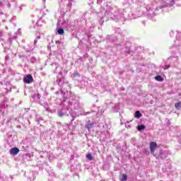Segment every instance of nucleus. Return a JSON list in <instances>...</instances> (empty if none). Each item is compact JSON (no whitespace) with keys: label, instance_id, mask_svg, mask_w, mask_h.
Wrapping results in <instances>:
<instances>
[{"label":"nucleus","instance_id":"9d476101","mask_svg":"<svg viewBox=\"0 0 181 181\" xmlns=\"http://www.w3.org/2000/svg\"><path fill=\"white\" fill-rule=\"evenodd\" d=\"M180 103H175V107L177 110H179L180 108Z\"/></svg>","mask_w":181,"mask_h":181},{"label":"nucleus","instance_id":"f3484780","mask_svg":"<svg viewBox=\"0 0 181 181\" xmlns=\"http://www.w3.org/2000/svg\"><path fill=\"white\" fill-rule=\"evenodd\" d=\"M38 98H40V95H37Z\"/></svg>","mask_w":181,"mask_h":181},{"label":"nucleus","instance_id":"6e6552de","mask_svg":"<svg viewBox=\"0 0 181 181\" xmlns=\"http://www.w3.org/2000/svg\"><path fill=\"white\" fill-rule=\"evenodd\" d=\"M144 129H145V126L144 125H139V126H138V130L139 131H142Z\"/></svg>","mask_w":181,"mask_h":181},{"label":"nucleus","instance_id":"423d86ee","mask_svg":"<svg viewBox=\"0 0 181 181\" xmlns=\"http://www.w3.org/2000/svg\"><path fill=\"white\" fill-rule=\"evenodd\" d=\"M57 33L58 35H63L64 33V30H63L62 28H58Z\"/></svg>","mask_w":181,"mask_h":181},{"label":"nucleus","instance_id":"7ed1b4c3","mask_svg":"<svg viewBox=\"0 0 181 181\" xmlns=\"http://www.w3.org/2000/svg\"><path fill=\"white\" fill-rule=\"evenodd\" d=\"M11 155H17L19 153V148L14 147L10 150Z\"/></svg>","mask_w":181,"mask_h":181},{"label":"nucleus","instance_id":"20e7f679","mask_svg":"<svg viewBox=\"0 0 181 181\" xmlns=\"http://www.w3.org/2000/svg\"><path fill=\"white\" fill-rule=\"evenodd\" d=\"M86 127V128H88V129L93 128V122H91L90 121L88 122Z\"/></svg>","mask_w":181,"mask_h":181},{"label":"nucleus","instance_id":"f03ea898","mask_svg":"<svg viewBox=\"0 0 181 181\" xmlns=\"http://www.w3.org/2000/svg\"><path fill=\"white\" fill-rule=\"evenodd\" d=\"M158 146V144H156V142L152 141L150 143V151L151 153H153Z\"/></svg>","mask_w":181,"mask_h":181},{"label":"nucleus","instance_id":"0eeeda50","mask_svg":"<svg viewBox=\"0 0 181 181\" xmlns=\"http://www.w3.org/2000/svg\"><path fill=\"white\" fill-rule=\"evenodd\" d=\"M156 80L157 81H163V78H162V76H156Z\"/></svg>","mask_w":181,"mask_h":181},{"label":"nucleus","instance_id":"f8f14e48","mask_svg":"<svg viewBox=\"0 0 181 181\" xmlns=\"http://www.w3.org/2000/svg\"><path fill=\"white\" fill-rule=\"evenodd\" d=\"M80 75L78 74V73L77 72H75L74 74H73V77H78Z\"/></svg>","mask_w":181,"mask_h":181},{"label":"nucleus","instance_id":"ddd939ff","mask_svg":"<svg viewBox=\"0 0 181 181\" xmlns=\"http://www.w3.org/2000/svg\"><path fill=\"white\" fill-rule=\"evenodd\" d=\"M66 23H67V21H64V22L62 23L63 26H66Z\"/></svg>","mask_w":181,"mask_h":181},{"label":"nucleus","instance_id":"39448f33","mask_svg":"<svg viewBox=\"0 0 181 181\" xmlns=\"http://www.w3.org/2000/svg\"><path fill=\"white\" fill-rule=\"evenodd\" d=\"M135 118H141L142 115H141V112L139 111H136L134 114Z\"/></svg>","mask_w":181,"mask_h":181},{"label":"nucleus","instance_id":"dca6fc26","mask_svg":"<svg viewBox=\"0 0 181 181\" xmlns=\"http://www.w3.org/2000/svg\"><path fill=\"white\" fill-rule=\"evenodd\" d=\"M127 128H131V126H126Z\"/></svg>","mask_w":181,"mask_h":181},{"label":"nucleus","instance_id":"2eb2a0df","mask_svg":"<svg viewBox=\"0 0 181 181\" xmlns=\"http://www.w3.org/2000/svg\"><path fill=\"white\" fill-rule=\"evenodd\" d=\"M19 8H20V11H22V9H23L22 6H21Z\"/></svg>","mask_w":181,"mask_h":181},{"label":"nucleus","instance_id":"4468645a","mask_svg":"<svg viewBox=\"0 0 181 181\" xmlns=\"http://www.w3.org/2000/svg\"><path fill=\"white\" fill-rule=\"evenodd\" d=\"M170 66L169 65L166 66L165 68L164 69V70H168V69H169Z\"/></svg>","mask_w":181,"mask_h":181},{"label":"nucleus","instance_id":"f257e3e1","mask_svg":"<svg viewBox=\"0 0 181 181\" xmlns=\"http://www.w3.org/2000/svg\"><path fill=\"white\" fill-rule=\"evenodd\" d=\"M24 83H26L27 84H30V83H32L33 81V76L32 75L28 74L23 78Z\"/></svg>","mask_w":181,"mask_h":181},{"label":"nucleus","instance_id":"9b49d317","mask_svg":"<svg viewBox=\"0 0 181 181\" xmlns=\"http://www.w3.org/2000/svg\"><path fill=\"white\" fill-rule=\"evenodd\" d=\"M86 158H87L89 160H93V156H91V154H87V155H86Z\"/></svg>","mask_w":181,"mask_h":181},{"label":"nucleus","instance_id":"1a4fd4ad","mask_svg":"<svg viewBox=\"0 0 181 181\" xmlns=\"http://www.w3.org/2000/svg\"><path fill=\"white\" fill-rule=\"evenodd\" d=\"M127 174H123L121 181H125V180H127Z\"/></svg>","mask_w":181,"mask_h":181}]
</instances>
